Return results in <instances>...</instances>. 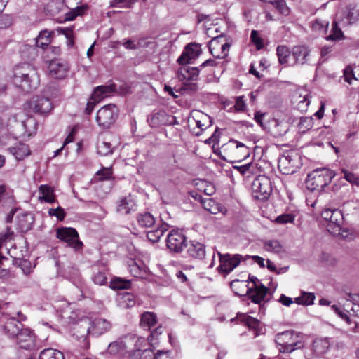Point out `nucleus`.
I'll list each match as a JSON object with an SVG mask.
<instances>
[{
	"label": "nucleus",
	"instance_id": "43",
	"mask_svg": "<svg viewBox=\"0 0 359 359\" xmlns=\"http://www.w3.org/2000/svg\"><path fill=\"white\" fill-rule=\"evenodd\" d=\"M243 175L249 177L256 172L257 164L250 163L241 166L235 167Z\"/></svg>",
	"mask_w": 359,
	"mask_h": 359
},
{
	"label": "nucleus",
	"instance_id": "58",
	"mask_svg": "<svg viewBox=\"0 0 359 359\" xmlns=\"http://www.w3.org/2000/svg\"><path fill=\"white\" fill-rule=\"evenodd\" d=\"M20 267L21 268L24 274L25 275H29L32 271V267L30 262L26 259L22 260L20 262Z\"/></svg>",
	"mask_w": 359,
	"mask_h": 359
},
{
	"label": "nucleus",
	"instance_id": "18",
	"mask_svg": "<svg viewBox=\"0 0 359 359\" xmlns=\"http://www.w3.org/2000/svg\"><path fill=\"white\" fill-rule=\"evenodd\" d=\"M199 67H182L178 70V78L182 81H196L199 76Z\"/></svg>",
	"mask_w": 359,
	"mask_h": 359
},
{
	"label": "nucleus",
	"instance_id": "40",
	"mask_svg": "<svg viewBox=\"0 0 359 359\" xmlns=\"http://www.w3.org/2000/svg\"><path fill=\"white\" fill-rule=\"evenodd\" d=\"M314 299L313 293L303 292L300 297L295 298L294 302L298 304L311 305L313 303Z\"/></svg>",
	"mask_w": 359,
	"mask_h": 359
},
{
	"label": "nucleus",
	"instance_id": "13",
	"mask_svg": "<svg viewBox=\"0 0 359 359\" xmlns=\"http://www.w3.org/2000/svg\"><path fill=\"white\" fill-rule=\"evenodd\" d=\"M16 342L20 348L30 349L35 346V337L33 331L28 327H23L15 337Z\"/></svg>",
	"mask_w": 359,
	"mask_h": 359
},
{
	"label": "nucleus",
	"instance_id": "41",
	"mask_svg": "<svg viewBox=\"0 0 359 359\" xmlns=\"http://www.w3.org/2000/svg\"><path fill=\"white\" fill-rule=\"evenodd\" d=\"M2 202L4 205H13L15 199L13 196L8 192L6 191V187L0 185V203Z\"/></svg>",
	"mask_w": 359,
	"mask_h": 359
},
{
	"label": "nucleus",
	"instance_id": "17",
	"mask_svg": "<svg viewBox=\"0 0 359 359\" xmlns=\"http://www.w3.org/2000/svg\"><path fill=\"white\" fill-rule=\"evenodd\" d=\"M48 69L50 76L56 79L65 78L68 72L67 65L60 60H51Z\"/></svg>",
	"mask_w": 359,
	"mask_h": 359
},
{
	"label": "nucleus",
	"instance_id": "38",
	"mask_svg": "<svg viewBox=\"0 0 359 359\" xmlns=\"http://www.w3.org/2000/svg\"><path fill=\"white\" fill-rule=\"evenodd\" d=\"M137 222L139 224L144 227H150L155 223V218L149 212L140 214L137 216Z\"/></svg>",
	"mask_w": 359,
	"mask_h": 359
},
{
	"label": "nucleus",
	"instance_id": "2",
	"mask_svg": "<svg viewBox=\"0 0 359 359\" xmlns=\"http://www.w3.org/2000/svg\"><path fill=\"white\" fill-rule=\"evenodd\" d=\"M111 327V323L105 318H96L92 320H85L76 326L74 334L86 341L88 334L97 337L110 330Z\"/></svg>",
	"mask_w": 359,
	"mask_h": 359
},
{
	"label": "nucleus",
	"instance_id": "50",
	"mask_svg": "<svg viewBox=\"0 0 359 359\" xmlns=\"http://www.w3.org/2000/svg\"><path fill=\"white\" fill-rule=\"evenodd\" d=\"M230 143H233L236 144V149L237 153H241L243 156V158H245L250 154V151L248 147H246L244 144L239 142L236 140H231Z\"/></svg>",
	"mask_w": 359,
	"mask_h": 359
},
{
	"label": "nucleus",
	"instance_id": "54",
	"mask_svg": "<svg viewBox=\"0 0 359 359\" xmlns=\"http://www.w3.org/2000/svg\"><path fill=\"white\" fill-rule=\"evenodd\" d=\"M294 217L292 214H283L278 216L275 222L278 224H285L287 223H292L294 222Z\"/></svg>",
	"mask_w": 359,
	"mask_h": 359
},
{
	"label": "nucleus",
	"instance_id": "51",
	"mask_svg": "<svg viewBox=\"0 0 359 359\" xmlns=\"http://www.w3.org/2000/svg\"><path fill=\"white\" fill-rule=\"evenodd\" d=\"M48 214L50 216L56 217L57 219L60 221H62L66 215L64 209L62 208L60 206H58L56 208L49 209Z\"/></svg>",
	"mask_w": 359,
	"mask_h": 359
},
{
	"label": "nucleus",
	"instance_id": "63",
	"mask_svg": "<svg viewBox=\"0 0 359 359\" xmlns=\"http://www.w3.org/2000/svg\"><path fill=\"white\" fill-rule=\"evenodd\" d=\"M344 178L349 182L353 184H357L359 182V179L353 173L349 172H344Z\"/></svg>",
	"mask_w": 359,
	"mask_h": 359
},
{
	"label": "nucleus",
	"instance_id": "35",
	"mask_svg": "<svg viewBox=\"0 0 359 359\" xmlns=\"http://www.w3.org/2000/svg\"><path fill=\"white\" fill-rule=\"evenodd\" d=\"M199 200L204 209L210 213L217 214L219 211V205L212 198L199 196Z\"/></svg>",
	"mask_w": 359,
	"mask_h": 359
},
{
	"label": "nucleus",
	"instance_id": "19",
	"mask_svg": "<svg viewBox=\"0 0 359 359\" xmlns=\"http://www.w3.org/2000/svg\"><path fill=\"white\" fill-rule=\"evenodd\" d=\"M8 151L17 161H22L31 154L29 147L25 143L18 142L8 148Z\"/></svg>",
	"mask_w": 359,
	"mask_h": 359
},
{
	"label": "nucleus",
	"instance_id": "16",
	"mask_svg": "<svg viewBox=\"0 0 359 359\" xmlns=\"http://www.w3.org/2000/svg\"><path fill=\"white\" fill-rule=\"evenodd\" d=\"M29 105L33 111L41 114L49 113L53 108L50 100L43 97L33 98Z\"/></svg>",
	"mask_w": 359,
	"mask_h": 359
},
{
	"label": "nucleus",
	"instance_id": "59",
	"mask_svg": "<svg viewBox=\"0 0 359 359\" xmlns=\"http://www.w3.org/2000/svg\"><path fill=\"white\" fill-rule=\"evenodd\" d=\"M310 102L309 95H305L304 98L299 102L297 104L298 109L301 111H306L310 104Z\"/></svg>",
	"mask_w": 359,
	"mask_h": 359
},
{
	"label": "nucleus",
	"instance_id": "44",
	"mask_svg": "<svg viewBox=\"0 0 359 359\" xmlns=\"http://www.w3.org/2000/svg\"><path fill=\"white\" fill-rule=\"evenodd\" d=\"M343 37V32L341 29L337 26L336 22H333L332 25L331 33L325 37L327 40L335 41L341 39Z\"/></svg>",
	"mask_w": 359,
	"mask_h": 359
},
{
	"label": "nucleus",
	"instance_id": "39",
	"mask_svg": "<svg viewBox=\"0 0 359 359\" xmlns=\"http://www.w3.org/2000/svg\"><path fill=\"white\" fill-rule=\"evenodd\" d=\"M346 18L348 23L352 24L359 20V9L356 5L350 4L348 8Z\"/></svg>",
	"mask_w": 359,
	"mask_h": 359
},
{
	"label": "nucleus",
	"instance_id": "49",
	"mask_svg": "<svg viewBox=\"0 0 359 359\" xmlns=\"http://www.w3.org/2000/svg\"><path fill=\"white\" fill-rule=\"evenodd\" d=\"M93 280L94 283L99 285H104L107 282V278L106 276L105 270L99 271L95 273Z\"/></svg>",
	"mask_w": 359,
	"mask_h": 359
},
{
	"label": "nucleus",
	"instance_id": "36",
	"mask_svg": "<svg viewBox=\"0 0 359 359\" xmlns=\"http://www.w3.org/2000/svg\"><path fill=\"white\" fill-rule=\"evenodd\" d=\"M39 359H65V356L57 349L46 348L40 353Z\"/></svg>",
	"mask_w": 359,
	"mask_h": 359
},
{
	"label": "nucleus",
	"instance_id": "3",
	"mask_svg": "<svg viewBox=\"0 0 359 359\" xmlns=\"http://www.w3.org/2000/svg\"><path fill=\"white\" fill-rule=\"evenodd\" d=\"M276 342L280 346L279 351L281 353H292L302 348L304 346L303 334L294 330H287L277 334Z\"/></svg>",
	"mask_w": 359,
	"mask_h": 359
},
{
	"label": "nucleus",
	"instance_id": "6",
	"mask_svg": "<svg viewBox=\"0 0 359 359\" xmlns=\"http://www.w3.org/2000/svg\"><path fill=\"white\" fill-rule=\"evenodd\" d=\"M217 254L219 258V265L217 270L220 273L226 275L236 269L241 262H246L250 258V255L243 256L240 254H222L219 252Z\"/></svg>",
	"mask_w": 359,
	"mask_h": 359
},
{
	"label": "nucleus",
	"instance_id": "31",
	"mask_svg": "<svg viewBox=\"0 0 359 359\" xmlns=\"http://www.w3.org/2000/svg\"><path fill=\"white\" fill-rule=\"evenodd\" d=\"M157 328H154L150 333L148 337V341L149 342L151 350H144L142 351V355L144 358L147 356L152 357V359H157V353H155L154 351L156 348V345L157 344Z\"/></svg>",
	"mask_w": 359,
	"mask_h": 359
},
{
	"label": "nucleus",
	"instance_id": "22",
	"mask_svg": "<svg viewBox=\"0 0 359 359\" xmlns=\"http://www.w3.org/2000/svg\"><path fill=\"white\" fill-rule=\"evenodd\" d=\"M24 327L23 325L15 318H10L4 325V332L11 337H15Z\"/></svg>",
	"mask_w": 359,
	"mask_h": 359
},
{
	"label": "nucleus",
	"instance_id": "34",
	"mask_svg": "<svg viewBox=\"0 0 359 359\" xmlns=\"http://www.w3.org/2000/svg\"><path fill=\"white\" fill-rule=\"evenodd\" d=\"M107 352L111 355H123L128 351L126 345L123 341H116L109 345Z\"/></svg>",
	"mask_w": 359,
	"mask_h": 359
},
{
	"label": "nucleus",
	"instance_id": "20",
	"mask_svg": "<svg viewBox=\"0 0 359 359\" xmlns=\"http://www.w3.org/2000/svg\"><path fill=\"white\" fill-rule=\"evenodd\" d=\"M34 222V215L31 212H23L17 216V223L22 232H27L32 228Z\"/></svg>",
	"mask_w": 359,
	"mask_h": 359
},
{
	"label": "nucleus",
	"instance_id": "33",
	"mask_svg": "<svg viewBox=\"0 0 359 359\" xmlns=\"http://www.w3.org/2000/svg\"><path fill=\"white\" fill-rule=\"evenodd\" d=\"M330 345L326 338L316 339L313 342V350L316 355H323L327 352Z\"/></svg>",
	"mask_w": 359,
	"mask_h": 359
},
{
	"label": "nucleus",
	"instance_id": "24",
	"mask_svg": "<svg viewBox=\"0 0 359 359\" xmlns=\"http://www.w3.org/2000/svg\"><path fill=\"white\" fill-rule=\"evenodd\" d=\"M116 91L114 84L107 86H100L95 88L93 93L91 95L92 99H95L100 102L104 98L109 97L112 93Z\"/></svg>",
	"mask_w": 359,
	"mask_h": 359
},
{
	"label": "nucleus",
	"instance_id": "23",
	"mask_svg": "<svg viewBox=\"0 0 359 359\" xmlns=\"http://www.w3.org/2000/svg\"><path fill=\"white\" fill-rule=\"evenodd\" d=\"M116 210L121 215H128L136 210V203L130 196L123 198L118 202Z\"/></svg>",
	"mask_w": 359,
	"mask_h": 359
},
{
	"label": "nucleus",
	"instance_id": "8",
	"mask_svg": "<svg viewBox=\"0 0 359 359\" xmlns=\"http://www.w3.org/2000/svg\"><path fill=\"white\" fill-rule=\"evenodd\" d=\"M118 115V109L116 106L109 104L98 110L96 121L100 127L107 128L115 122Z\"/></svg>",
	"mask_w": 359,
	"mask_h": 359
},
{
	"label": "nucleus",
	"instance_id": "21",
	"mask_svg": "<svg viewBox=\"0 0 359 359\" xmlns=\"http://www.w3.org/2000/svg\"><path fill=\"white\" fill-rule=\"evenodd\" d=\"M187 247V253L190 257L198 259H202L205 257V247L203 243L196 241H191Z\"/></svg>",
	"mask_w": 359,
	"mask_h": 359
},
{
	"label": "nucleus",
	"instance_id": "48",
	"mask_svg": "<svg viewBox=\"0 0 359 359\" xmlns=\"http://www.w3.org/2000/svg\"><path fill=\"white\" fill-rule=\"evenodd\" d=\"M272 4L281 14L287 15L290 13V9L285 0H275Z\"/></svg>",
	"mask_w": 359,
	"mask_h": 359
},
{
	"label": "nucleus",
	"instance_id": "30",
	"mask_svg": "<svg viewBox=\"0 0 359 359\" xmlns=\"http://www.w3.org/2000/svg\"><path fill=\"white\" fill-rule=\"evenodd\" d=\"M276 55L280 64L290 65L292 62V51H290L287 46H278L276 48Z\"/></svg>",
	"mask_w": 359,
	"mask_h": 359
},
{
	"label": "nucleus",
	"instance_id": "62",
	"mask_svg": "<svg viewBox=\"0 0 359 359\" xmlns=\"http://www.w3.org/2000/svg\"><path fill=\"white\" fill-rule=\"evenodd\" d=\"M344 77H345V81L349 83H351V79H356L355 78L353 69L351 67H346L344 69Z\"/></svg>",
	"mask_w": 359,
	"mask_h": 359
},
{
	"label": "nucleus",
	"instance_id": "7",
	"mask_svg": "<svg viewBox=\"0 0 359 359\" xmlns=\"http://www.w3.org/2000/svg\"><path fill=\"white\" fill-rule=\"evenodd\" d=\"M272 191L270 178L265 175H259L252 184V196L255 199L264 201L267 200Z\"/></svg>",
	"mask_w": 359,
	"mask_h": 359
},
{
	"label": "nucleus",
	"instance_id": "12",
	"mask_svg": "<svg viewBox=\"0 0 359 359\" xmlns=\"http://www.w3.org/2000/svg\"><path fill=\"white\" fill-rule=\"evenodd\" d=\"M222 36L214 37L208 43L210 53L217 58H224L228 55L229 45L228 43H221Z\"/></svg>",
	"mask_w": 359,
	"mask_h": 359
},
{
	"label": "nucleus",
	"instance_id": "64",
	"mask_svg": "<svg viewBox=\"0 0 359 359\" xmlns=\"http://www.w3.org/2000/svg\"><path fill=\"white\" fill-rule=\"evenodd\" d=\"M123 46L128 50H135L138 48V43L135 44L134 41L130 39L126 40L123 43Z\"/></svg>",
	"mask_w": 359,
	"mask_h": 359
},
{
	"label": "nucleus",
	"instance_id": "10",
	"mask_svg": "<svg viewBox=\"0 0 359 359\" xmlns=\"http://www.w3.org/2000/svg\"><path fill=\"white\" fill-rule=\"evenodd\" d=\"M249 280L252 283V285L248 288L247 294L252 302L260 304L264 300L269 290L256 277L250 276Z\"/></svg>",
	"mask_w": 359,
	"mask_h": 359
},
{
	"label": "nucleus",
	"instance_id": "26",
	"mask_svg": "<svg viewBox=\"0 0 359 359\" xmlns=\"http://www.w3.org/2000/svg\"><path fill=\"white\" fill-rule=\"evenodd\" d=\"M279 168H283L285 170V174L294 172L297 168L295 159L290 154L283 155L278 161Z\"/></svg>",
	"mask_w": 359,
	"mask_h": 359
},
{
	"label": "nucleus",
	"instance_id": "42",
	"mask_svg": "<svg viewBox=\"0 0 359 359\" xmlns=\"http://www.w3.org/2000/svg\"><path fill=\"white\" fill-rule=\"evenodd\" d=\"M264 248L266 251L278 253L282 250V245L277 240H269L264 242Z\"/></svg>",
	"mask_w": 359,
	"mask_h": 359
},
{
	"label": "nucleus",
	"instance_id": "11",
	"mask_svg": "<svg viewBox=\"0 0 359 359\" xmlns=\"http://www.w3.org/2000/svg\"><path fill=\"white\" fill-rule=\"evenodd\" d=\"M57 238L65 241L75 250L81 248L83 243L79 240V234L75 229L60 228L57 230Z\"/></svg>",
	"mask_w": 359,
	"mask_h": 359
},
{
	"label": "nucleus",
	"instance_id": "57",
	"mask_svg": "<svg viewBox=\"0 0 359 359\" xmlns=\"http://www.w3.org/2000/svg\"><path fill=\"white\" fill-rule=\"evenodd\" d=\"M328 26V22L326 20H323L321 19H316L313 21L312 24V29L314 31H321L324 28H327Z\"/></svg>",
	"mask_w": 359,
	"mask_h": 359
},
{
	"label": "nucleus",
	"instance_id": "55",
	"mask_svg": "<svg viewBox=\"0 0 359 359\" xmlns=\"http://www.w3.org/2000/svg\"><path fill=\"white\" fill-rule=\"evenodd\" d=\"M97 175L99 177L100 180H109L112 177V171L111 168H104L97 171Z\"/></svg>",
	"mask_w": 359,
	"mask_h": 359
},
{
	"label": "nucleus",
	"instance_id": "52",
	"mask_svg": "<svg viewBox=\"0 0 359 359\" xmlns=\"http://www.w3.org/2000/svg\"><path fill=\"white\" fill-rule=\"evenodd\" d=\"M250 39L252 42L256 46L257 50H260L264 47L263 40L259 36L257 31H252Z\"/></svg>",
	"mask_w": 359,
	"mask_h": 359
},
{
	"label": "nucleus",
	"instance_id": "32",
	"mask_svg": "<svg viewBox=\"0 0 359 359\" xmlns=\"http://www.w3.org/2000/svg\"><path fill=\"white\" fill-rule=\"evenodd\" d=\"M156 323V314L145 311L141 315L140 325L145 330H151Z\"/></svg>",
	"mask_w": 359,
	"mask_h": 359
},
{
	"label": "nucleus",
	"instance_id": "60",
	"mask_svg": "<svg viewBox=\"0 0 359 359\" xmlns=\"http://www.w3.org/2000/svg\"><path fill=\"white\" fill-rule=\"evenodd\" d=\"M234 107L236 111H243L245 109V103L243 99V96H239L236 97Z\"/></svg>",
	"mask_w": 359,
	"mask_h": 359
},
{
	"label": "nucleus",
	"instance_id": "47",
	"mask_svg": "<svg viewBox=\"0 0 359 359\" xmlns=\"http://www.w3.org/2000/svg\"><path fill=\"white\" fill-rule=\"evenodd\" d=\"M57 32L59 34H62L65 35L67 39V44L69 46H72L74 44V41L72 39L73 36V29L72 27H59L57 29Z\"/></svg>",
	"mask_w": 359,
	"mask_h": 359
},
{
	"label": "nucleus",
	"instance_id": "15",
	"mask_svg": "<svg viewBox=\"0 0 359 359\" xmlns=\"http://www.w3.org/2000/svg\"><path fill=\"white\" fill-rule=\"evenodd\" d=\"M201 53V48L196 43H189L186 46L185 49L177 59V62L180 65L191 63Z\"/></svg>",
	"mask_w": 359,
	"mask_h": 359
},
{
	"label": "nucleus",
	"instance_id": "28",
	"mask_svg": "<svg viewBox=\"0 0 359 359\" xmlns=\"http://www.w3.org/2000/svg\"><path fill=\"white\" fill-rule=\"evenodd\" d=\"M53 37V31H50L48 29L41 31L36 39V46L43 49L46 48L52 42Z\"/></svg>",
	"mask_w": 359,
	"mask_h": 359
},
{
	"label": "nucleus",
	"instance_id": "46",
	"mask_svg": "<svg viewBox=\"0 0 359 359\" xmlns=\"http://www.w3.org/2000/svg\"><path fill=\"white\" fill-rule=\"evenodd\" d=\"M241 321H243L249 328L255 330H257L260 324V322L257 319L247 315H243L242 316Z\"/></svg>",
	"mask_w": 359,
	"mask_h": 359
},
{
	"label": "nucleus",
	"instance_id": "29",
	"mask_svg": "<svg viewBox=\"0 0 359 359\" xmlns=\"http://www.w3.org/2000/svg\"><path fill=\"white\" fill-rule=\"evenodd\" d=\"M346 306L347 309H345V311H343L341 308L337 305H332V309L344 320H346V322L350 324L351 320L349 317L348 316L347 313H349L348 309L350 308V310L355 313V312L358 311L359 310V305L357 304H353L351 302H348L346 304Z\"/></svg>",
	"mask_w": 359,
	"mask_h": 359
},
{
	"label": "nucleus",
	"instance_id": "27",
	"mask_svg": "<svg viewBox=\"0 0 359 359\" xmlns=\"http://www.w3.org/2000/svg\"><path fill=\"white\" fill-rule=\"evenodd\" d=\"M39 196L41 201H45L48 203H53L55 201V196L54 189L49 185L42 184L39 188Z\"/></svg>",
	"mask_w": 359,
	"mask_h": 359
},
{
	"label": "nucleus",
	"instance_id": "37",
	"mask_svg": "<svg viewBox=\"0 0 359 359\" xmlns=\"http://www.w3.org/2000/svg\"><path fill=\"white\" fill-rule=\"evenodd\" d=\"M114 147L109 142L99 140L97 144V153L100 156H108L114 151Z\"/></svg>",
	"mask_w": 359,
	"mask_h": 359
},
{
	"label": "nucleus",
	"instance_id": "45",
	"mask_svg": "<svg viewBox=\"0 0 359 359\" xmlns=\"http://www.w3.org/2000/svg\"><path fill=\"white\" fill-rule=\"evenodd\" d=\"M130 285V281L122 279L121 278H116L111 282V287L116 290H123L129 288Z\"/></svg>",
	"mask_w": 359,
	"mask_h": 359
},
{
	"label": "nucleus",
	"instance_id": "1",
	"mask_svg": "<svg viewBox=\"0 0 359 359\" xmlns=\"http://www.w3.org/2000/svg\"><path fill=\"white\" fill-rule=\"evenodd\" d=\"M13 81L16 86L29 93L38 88L40 79L34 66L29 63H22L14 67Z\"/></svg>",
	"mask_w": 359,
	"mask_h": 359
},
{
	"label": "nucleus",
	"instance_id": "25",
	"mask_svg": "<svg viewBox=\"0 0 359 359\" xmlns=\"http://www.w3.org/2000/svg\"><path fill=\"white\" fill-rule=\"evenodd\" d=\"M142 264H138L134 260H130L128 262L129 272L136 278H148L149 271Z\"/></svg>",
	"mask_w": 359,
	"mask_h": 359
},
{
	"label": "nucleus",
	"instance_id": "56",
	"mask_svg": "<svg viewBox=\"0 0 359 359\" xmlns=\"http://www.w3.org/2000/svg\"><path fill=\"white\" fill-rule=\"evenodd\" d=\"M198 85L194 81H183L182 90L189 93H194L198 90Z\"/></svg>",
	"mask_w": 359,
	"mask_h": 359
},
{
	"label": "nucleus",
	"instance_id": "53",
	"mask_svg": "<svg viewBox=\"0 0 359 359\" xmlns=\"http://www.w3.org/2000/svg\"><path fill=\"white\" fill-rule=\"evenodd\" d=\"M132 4L133 0H111L110 1V6L116 8H130Z\"/></svg>",
	"mask_w": 359,
	"mask_h": 359
},
{
	"label": "nucleus",
	"instance_id": "14",
	"mask_svg": "<svg viewBox=\"0 0 359 359\" xmlns=\"http://www.w3.org/2000/svg\"><path fill=\"white\" fill-rule=\"evenodd\" d=\"M309 49L305 46H297L292 50L291 66L304 65L309 61Z\"/></svg>",
	"mask_w": 359,
	"mask_h": 359
},
{
	"label": "nucleus",
	"instance_id": "5",
	"mask_svg": "<svg viewBox=\"0 0 359 359\" xmlns=\"http://www.w3.org/2000/svg\"><path fill=\"white\" fill-rule=\"evenodd\" d=\"M322 218L327 221V231L334 236L340 234L344 217L341 210L338 209L325 208L321 212Z\"/></svg>",
	"mask_w": 359,
	"mask_h": 359
},
{
	"label": "nucleus",
	"instance_id": "9",
	"mask_svg": "<svg viewBox=\"0 0 359 359\" xmlns=\"http://www.w3.org/2000/svg\"><path fill=\"white\" fill-rule=\"evenodd\" d=\"M165 242L168 249L176 253L181 252L187 246V238L182 231L179 229L170 231Z\"/></svg>",
	"mask_w": 359,
	"mask_h": 359
},
{
	"label": "nucleus",
	"instance_id": "61",
	"mask_svg": "<svg viewBox=\"0 0 359 359\" xmlns=\"http://www.w3.org/2000/svg\"><path fill=\"white\" fill-rule=\"evenodd\" d=\"M299 126L300 129L304 128L305 130H309L311 127V119L308 118H301Z\"/></svg>",
	"mask_w": 359,
	"mask_h": 359
},
{
	"label": "nucleus",
	"instance_id": "4",
	"mask_svg": "<svg viewBox=\"0 0 359 359\" xmlns=\"http://www.w3.org/2000/svg\"><path fill=\"white\" fill-rule=\"evenodd\" d=\"M334 177V173L328 169L316 170L309 174L306 180V187L311 191H321Z\"/></svg>",
	"mask_w": 359,
	"mask_h": 359
}]
</instances>
